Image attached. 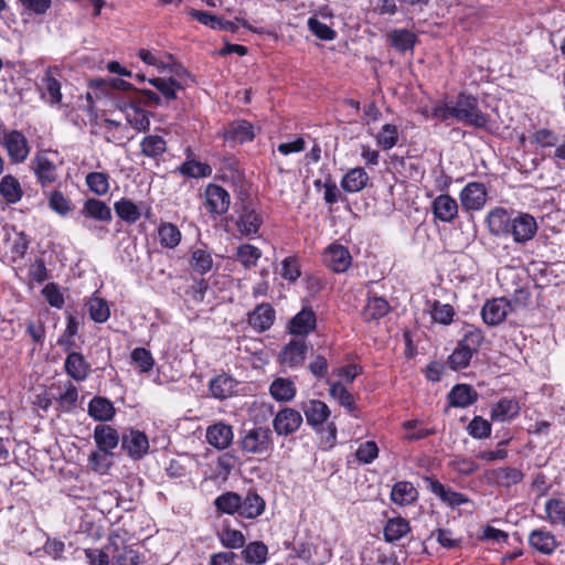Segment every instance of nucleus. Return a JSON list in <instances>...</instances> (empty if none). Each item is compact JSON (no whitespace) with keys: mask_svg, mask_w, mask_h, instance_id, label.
I'll return each instance as SVG.
<instances>
[{"mask_svg":"<svg viewBox=\"0 0 565 565\" xmlns=\"http://www.w3.org/2000/svg\"><path fill=\"white\" fill-rule=\"evenodd\" d=\"M430 117L441 121L452 118L475 128H483L489 121L488 116L479 108L478 99L465 93L459 94L456 100L435 104Z\"/></svg>","mask_w":565,"mask_h":565,"instance_id":"obj_1","label":"nucleus"},{"mask_svg":"<svg viewBox=\"0 0 565 565\" xmlns=\"http://www.w3.org/2000/svg\"><path fill=\"white\" fill-rule=\"evenodd\" d=\"M63 78V72L58 66H49L43 71L38 87L41 98L51 106H57L62 103L63 95L61 88Z\"/></svg>","mask_w":565,"mask_h":565,"instance_id":"obj_2","label":"nucleus"},{"mask_svg":"<svg viewBox=\"0 0 565 565\" xmlns=\"http://www.w3.org/2000/svg\"><path fill=\"white\" fill-rule=\"evenodd\" d=\"M241 447L252 455H265L273 448L271 431L267 427H254L242 433Z\"/></svg>","mask_w":565,"mask_h":565,"instance_id":"obj_3","label":"nucleus"},{"mask_svg":"<svg viewBox=\"0 0 565 565\" xmlns=\"http://www.w3.org/2000/svg\"><path fill=\"white\" fill-rule=\"evenodd\" d=\"M108 550L111 552L114 565H139L141 563L140 554L127 545L124 536L118 532L110 534Z\"/></svg>","mask_w":565,"mask_h":565,"instance_id":"obj_4","label":"nucleus"},{"mask_svg":"<svg viewBox=\"0 0 565 565\" xmlns=\"http://www.w3.org/2000/svg\"><path fill=\"white\" fill-rule=\"evenodd\" d=\"M116 108L125 116L127 122L138 131L149 129L150 120L148 113L140 107L137 99L132 96L128 100H119Z\"/></svg>","mask_w":565,"mask_h":565,"instance_id":"obj_5","label":"nucleus"},{"mask_svg":"<svg viewBox=\"0 0 565 565\" xmlns=\"http://www.w3.org/2000/svg\"><path fill=\"white\" fill-rule=\"evenodd\" d=\"M263 223L264 217L262 213L250 204L242 206L235 221L237 232L245 237H254Z\"/></svg>","mask_w":565,"mask_h":565,"instance_id":"obj_6","label":"nucleus"},{"mask_svg":"<svg viewBox=\"0 0 565 565\" xmlns=\"http://www.w3.org/2000/svg\"><path fill=\"white\" fill-rule=\"evenodd\" d=\"M537 228V222L534 216L529 213L519 212L513 216L509 235L512 236L516 244H524L535 236Z\"/></svg>","mask_w":565,"mask_h":565,"instance_id":"obj_7","label":"nucleus"},{"mask_svg":"<svg viewBox=\"0 0 565 565\" xmlns=\"http://www.w3.org/2000/svg\"><path fill=\"white\" fill-rule=\"evenodd\" d=\"M3 145L7 149L8 157L13 163L25 161L30 153V147L25 136L18 130H11L4 134Z\"/></svg>","mask_w":565,"mask_h":565,"instance_id":"obj_8","label":"nucleus"},{"mask_svg":"<svg viewBox=\"0 0 565 565\" xmlns=\"http://www.w3.org/2000/svg\"><path fill=\"white\" fill-rule=\"evenodd\" d=\"M121 447L132 459H141L149 450V440L143 431L129 429L121 436Z\"/></svg>","mask_w":565,"mask_h":565,"instance_id":"obj_9","label":"nucleus"},{"mask_svg":"<svg viewBox=\"0 0 565 565\" xmlns=\"http://www.w3.org/2000/svg\"><path fill=\"white\" fill-rule=\"evenodd\" d=\"M323 262L334 273H344L352 264V256L345 246L331 244L323 252Z\"/></svg>","mask_w":565,"mask_h":565,"instance_id":"obj_10","label":"nucleus"},{"mask_svg":"<svg viewBox=\"0 0 565 565\" xmlns=\"http://www.w3.org/2000/svg\"><path fill=\"white\" fill-rule=\"evenodd\" d=\"M207 210L214 214H224L228 211L231 196L228 192L218 184H209L204 192Z\"/></svg>","mask_w":565,"mask_h":565,"instance_id":"obj_11","label":"nucleus"},{"mask_svg":"<svg viewBox=\"0 0 565 565\" xmlns=\"http://www.w3.org/2000/svg\"><path fill=\"white\" fill-rule=\"evenodd\" d=\"M302 417L299 412L286 407L277 413L273 420V427L277 435L288 436L300 427Z\"/></svg>","mask_w":565,"mask_h":565,"instance_id":"obj_12","label":"nucleus"},{"mask_svg":"<svg viewBox=\"0 0 565 565\" xmlns=\"http://www.w3.org/2000/svg\"><path fill=\"white\" fill-rule=\"evenodd\" d=\"M460 201L467 211H478L487 201V190L482 183L470 182L460 192Z\"/></svg>","mask_w":565,"mask_h":565,"instance_id":"obj_13","label":"nucleus"},{"mask_svg":"<svg viewBox=\"0 0 565 565\" xmlns=\"http://www.w3.org/2000/svg\"><path fill=\"white\" fill-rule=\"evenodd\" d=\"M511 311L510 302L504 298L488 300L482 308L481 315L483 321L489 326L502 323Z\"/></svg>","mask_w":565,"mask_h":565,"instance_id":"obj_14","label":"nucleus"},{"mask_svg":"<svg viewBox=\"0 0 565 565\" xmlns=\"http://www.w3.org/2000/svg\"><path fill=\"white\" fill-rule=\"evenodd\" d=\"M31 169L42 186L55 182L57 178L56 166L45 153H38L34 157L31 162Z\"/></svg>","mask_w":565,"mask_h":565,"instance_id":"obj_15","label":"nucleus"},{"mask_svg":"<svg viewBox=\"0 0 565 565\" xmlns=\"http://www.w3.org/2000/svg\"><path fill=\"white\" fill-rule=\"evenodd\" d=\"M93 437L98 450L105 455H110L121 440L118 431L105 424H99L95 427Z\"/></svg>","mask_w":565,"mask_h":565,"instance_id":"obj_16","label":"nucleus"},{"mask_svg":"<svg viewBox=\"0 0 565 565\" xmlns=\"http://www.w3.org/2000/svg\"><path fill=\"white\" fill-rule=\"evenodd\" d=\"M307 353V344L305 339L291 340L280 352L279 361L284 366H300Z\"/></svg>","mask_w":565,"mask_h":565,"instance_id":"obj_17","label":"nucleus"},{"mask_svg":"<svg viewBox=\"0 0 565 565\" xmlns=\"http://www.w3.org/2000/svg\"><path fill=\"white\" fill-rule=\"evenodd\" d=\"M64 370L73 380L82 382L88 377L90 365L82 353L71 351L65 359Z\"/></svg>","mask_w":565,"mask_h":565,"instance_id":"obj_18","label":"nucleus"},{"mask_svg":"<svg viewBox=\"0 0 565 565\" xmlns=\"http://www.w3.org/2000/svg\"><path fill=\"white\" fill-rule=\"evenodd\" d=\"M425 483L427 484V488L439 499L445 502L446 504L450 507H459L461 504H465L468 502V499L459 492L452 491L449 488H446L443 483H440L438 480H435L430 477L424 478Z\"/></svg>","mask_w":565,"mask_h":565,"instance_id":"obj_19","label":"nucleus"},{"mask_svg":"<svg viewBox=\"0 0 565 565\" xmlns=\"http://www.w3.org/2000/svg\"><path fill=\"white\" fill-rule=\"evenodd\" d=\"M513 216L505 209L495 207L487 215V224L491 234L495 236L509 235Z\"/></svg>","mask_w":565,"mask_h":565,"instance_id":"obj_20","label":"nucleus"},{"mask_svg":"<svg viewBox=\"0 0 565 565\" xmlns=\"http://www.w3.org/2000/svg\"><path fill=\"white\" fill-rule=\"evenodd\" d=\"M433 212L436 218L449 223L458 214L457 201L449 194H440L433 201Z\"/></svg>","mask_w":565,"mask_h":565,"instance_id":"obj_21","label":"nucleus"},{"mask_svg":"<svg viewBox=\"0 0 565 565\" xmlns=\"http://www.w3.org/2000/svg\"><path fill=\"white\" fill-rule=\"evenodd\" d=\"M234 434L230 425L216 423L206 430V439L209 444L216 449H226L233 440Z\"/></svg>","mask_w":565,"mask_h":565,"instance_id":"obj_22","label":"nucleus"},{"mask_svg":"<svg viewBox=\"0 0 565 565\" xmlns=\"http://www.w3.org/2000/svg\"><path fill=\"white\" fill-rule=\"evenodd\" d=\"M529 544L533 550L544 555L553 554L558 546L555 536L543 529L534 530L530 533Z\"/></svg>","mask_w":565,"mask_h":565,"instance_id":"obj_23","label":"nucleus"},{"mask_svg":"<svg viewBox=\"0 0 565 565\" xmlns=\"http://www.w3.org/2000/svg\"><path fill=\"white\" fill-rule=\"evenodd\" d=\"M316 324L317 319L313 310L305 307L291 319L289 323V331L291 334L303 337L315 330Z\"/></svg>","mask_w":565,"mask_h":565,"instance_id":"obj_24","label":"nucleus"},{"mask_svg":"<svg viewBox=\"0 0 565 565\" xmlns=\"http://www.w3.org/2000/svg\"><path fill=\"white\" fill-rule=\"evenodd\" d=\"M87 413L93 419L105 423L115 417L116 409L106 397L95 396L88 403Z\"/></svg>","mask_w":565,"mask_h":565,"instance_id":"obj_25","label":"nucleus"},{"mask_svg":"<svg viewBox=\"0 0 565 565\" xmlns=\"http://www.w3.org/2000/svg\"><path fill=\"white\" fill-rule=\"evenodd\" d=\"M189 14L198 20L200 23L210 26L213 30L220 31H230L235 32L237 30V25L233 21L224 20L215 14H212L206 11H200L195 9H191Z\"/></svg>","mask_w":565,"mask_h":565,"instance_id":"obj_26","label":"nucleus"},{"mask_svg":"<svg viewBox=\"0 0 565 565\" xmlns=\"http://www.w3.org/2000/svg\"><path fill=\"white\" fill-rule=\"evenodd\" d=\"M520 413V405L514 398H501L493 404L490 417L494 422H508L516 417Z\"/></svg>","mask_w":565,"mask_h":565,"instance_id":"obj_27","label":"nucleus"},{"mask_svg":"<svg viewBox=\"0 0 565 565\" xmlns=\"http://www.w3.org/2000/svg\"><path fill=\"white\" fill-rule=\"evenodd\" d=\"M81 215L85 218H94L100 222H109L113 217L110 207L97 199H88L84 202Z\"/></svg>","mask_w":565,"mask_h":565,"instance_id":"obj_28","label":"nucleus"},{"mask_svg":"<svg viewBox=\"0 0 565 565\" xmlns=\"http://www.w3.org/2000/svg\"><path fill=\"white\" fill-rule=\"evenodd\" d=\"M275 311L270 305L263 303L255 308L248 317V323L257 331H265L271 327Z\"/></svg>","mask_w":565,"mask_h":565,"instance_id":"obj_29","label":"nucleus"},{"mask_svg":"<svg viewBox=\"0 0 565 565\" xmlns=\"http://www.w3.org/2000/svg\"><path fill=\"white\" fill-rule=\"evenodd\" d=\"M307 423L311 426L323 424L330 416V409L324 402L311 399L302 407Z\"/></svg>","mask_w":565,"mask_h":565,"instance_id":"obj_30","label":"nucleus"},{"mask_svg":"<svg viewBox=\"0 0 565 565\" xmlns=\"http://www.w3.org/2000/svg\"><path fill=\"white\" fill-rule=\"evenodd\" d=\"M417 498V489L408 481H399L395 483L391 491L392 501L401 507L414 503Z\"/></svg>","mask_w":565,"mask_h":565,"instance_id":"obj_31","label":"nucleus"},{"mask_svg":"<svg viewBox=\"0 0 565 565\" xmlns=\"http://www.w3.org/2000/svg\"><path fill=\"white\" fill-rule=\"evenodd\" d=\"M487 476L491 482L507 488L519 483L523 479V473L511 467L493 469Z\"/></svg>","mask_w":565,"mask_h":565,"instance_id":"obj_32","label":"nucleus"},{"mask_svg":"<svg viewBox=\"0 0 565 565\" xmlns=\"http://www.w3.org/2000/svg\"><path fill=\"white\" fill-rule=\"evenodd\" d=\"M369 181V175L363 168H353L348 171L342 180L341 186L345 192L355 193L363 190Z\"/></svg>","mask_w":565,"mask_h":565,"instance_id":"obj_33","label":"nucleus"},{"mask_svg":"<svg viewBox=\"0 0 565 565\" xmlns=\"http://www.w3.org/2000/svg\"><path fill=\"white\" fill-rule=\"evenodd\" d=\"M477 392L467 384H458L449 392V404L454 407H468L477 401Z\"/></svg>","mask_w":565,"mask_h":565,"instance_id":"obj_34","label":"nucleus"},{"mask_svg":"<svg viewBox=\"0 0 565 565\" xmlns=\"http://www.w3.org/2000/svg\"><path fill=\"white\" fill-rule=\"evenodd\" d=\"M271 397L278 402H290L297 393L295 383L285 377H278L269 386Z\"/></svg>","mask_w":565,"mask_h":565,"instance_id":"obj_35","label":"nucleus"},{"mask_svg":"<svg viewBox=\"0 0 565 565\" xmlns=\"http://www.w3.org/2000/svg\"><path fill=\"white\" fill-rule=\"evenodd\" d=\"M237 382L225 374L218 375L211 380L210 391L213 397L225 399L232 396L236 390Z\"/></svg>","mask_w":565,"mask_h":565,"instance_id":"obj_36","label":"nucleus"},{"mask_svg":"<svg viewBox=\"0 0 565 565\" xmlns=\"http://www.w3.org/2000/svg\"><path fill=\"white\" fill-rule=\"evenodd\" d=\"M0 194L9 204L19 202L23 195L19 180L11 174L4 175L0 181Z\"/></svg>","mask_w":565,"mask_h":565,"instance_id":"obj_37","label":"nucleus"},{"mask_svg":"<svg viewBox=\"0 0 565 565\" xmlns=\"http://www.w3.org/2000/svg\"><path fill=\"white\" fill-rule=\"evenodd\" d=\"M265 510V501L256 492H248L245 499H242V507H239V515L246 519H255L259 516Z\"/></svg>","mask_w":565,"mask_h":565,"instance_id":"obj_38","label":"nucleus"},{"mask_svg":"<svg viewBox=\"0 0 565 565\" xmlns=\"http://www.w3.org/2000/svg\"><path fill=\"white\" fill-rule=\"evenodd\" d=\"M114 210L119 218L129 224L136 223L141 216V206L126 198L115 202Z\"/></svg>","mask_w":565,"mask_h":565,"instance_id":"obj_39","label":"nucleus"},{"mask_svg":"<svg viewBox=\"0 0 565 565\" xmlns=\"http://www.w3.org/2000/svg\"><path fill=\"white\" fill-rule=\"evenodd\" d=\"M224 136L227 140L243 143L254 138V129L248 121H235L225 130Z\"/></svg>","mask_w":565,"mask_h":565,"instance_id":"obj_40","label":"nucleus"},{"mask_svg":"<svg viewBox=\"0 0 565 565\" xmlns=\"http://www.w3.org/2000/svg\"><path fill=\"white\" fill-rule=\"evenodd\" d=\"M411 531L407 520L404 518L390 519L384 527V537L387 542H396Z\"/></svg>","mask_w":565,"mask_h":565,"instance_id":"obj_41","label":"nucleus"},{"mask_svg":"<svg viewBox=\"0 0 565 565\" xmlns=\"http://www.w3.org/2000/svg\"><path fill=\"white\" fill-rule=\"evenodd\" d=\"M262 250L252 244H242L237 247L236 260L245 268L249 269L257 265L262 258Z\"/></svg>","mask_w":565,"mask_h":565,"instance_id":"obj_42","label":"nucleus"},{"mask_svg":"<svg viewBox=\"0 0 565 565\" xmlns=\"http://www.w3.org/2000/svg\"><path fill=\"white\" fill-rule=\"evenodd\" d=\"M390 310L388 302L382 297L369 298L362 316L365 321L377 320L384 317Z\"/></svg>","mask_w":565,"mask_h":565,"instance_id":"obj_43","label":"nucleus"},{"mask_svg":"<svg viewBox=\"0 0 565 565\" xmlns=\"http://www.w3.org/2000/svg\"><path fill=\"white\" fill-rule=\"evenodd\" d=\"M329 395L337 399L349 412L355 408L353 395L345 388L342 382H328Z\"/></svg>","mask_w":565,"mask_h":565,"instance_id":"obj_44","label":"nucleus"},{"mask_svg":"<svg viewBox=\"0 0 565 565\" xmlns=\"http://www.w3.org/2000/svg\"><path fill=\"white\" fill-rule=\"evenodd\" d=\"M429 312L434 322L448 326L452 322L455 309L448 303H441L438 300L431 302Z\"/></svg>","mask_w":565,"mask_h":565,"instance_id":"obj_45","label":"nucleus"},{"mask_svg":"<svg viewBox=\"0 0 565 565\" xmlns=\"http://www.w3.org/2000/svg\"><path fill=\"white\" fill-rule=\"evenodd\" d=\"M10 254L13 262L22 259L29 248L30 239L23 232H15L8 237Z\"/></svg>","mask_w":565,"mask_h":565,"instance_id":"obj_46","label":"nucleus"},{"mask_svg":"<svg viewBox=\"0 0 565 565\" xmlns=\"http://www.w3.org/2000/svg\"><path fill=\"white\" fill-rule=\"evenodd\" d=\"M214 504L216 509L223 513H239V507H242V498L235 492H225L215 499Z\"/></svg>","mask_w":565,"mask_h":565,"instance_id":"obj_47","label":"nucleus"},{"mask_svg":"<svg viewBox=\"0 0 565 565\" xmlns=\"http://www.w3.org/2000/svg\"><path fill=\"white\" fill-rule=\"evenodd\" d=\"M160 244L167 248H174L180 244L181 232L172 223H163L158 230Z\"/></svg>","mask_w":565,"mask_h":565,"instance_id":"obj_48","label":"nucleus"},{"mask_svg":"<svg viewBox=\"0 0 565 565\" xmlns=\"http://www.w3.org/2000/svg\"><path fill=\"white\" fill-rule=\"evenodd\" d=\"M190 265L196 273L204 275L212 269L213 259L211 254L203 248H194L191 253Z\"/></svg>","mask_w":565,"mask_h":565,"instance_id":"obj_49","label":"nucleus"},{"mask_svg":"<svg viewBox=\"0 0 565 565\" xmlns=\"http://www.w3.org/2000/svg\"><path fill=\"white\" fill-rule=\"evenodd\" d=\"M268 554L267 546L259 541L249 543L243 551L245 561L249 564L259 565L266 562Z\"/></svg>","mask_w":565,"mask_h":565,"instance_id":"obj_50","label":"nucleus"},{"mask_svg":"<svg viewBox=\"0 0 565 565\" xmlns=\"http://www.w3.org/2000/svg\"><path fill=\"white\" fill-rule=\"evenodd\" d=\"M398 129L395 125L385 124L375 136L377 145L383 150H390L398 142Z\"/></svg>","mask_w":565,"mask_h":565,"instance_id":"obj_51","label":"nucleus"},{"mask_svg":"<svg viewBox=\"0 0 565 565\" xmlns=\"http://www.w3.org/2000/svg\"><path fill=\"white\" fill-rule=\"evenodd\" d=\"M178 170L189 178H206L212 174V168L209 164L196 160H186Z\"/></svg>","mask_w":565,"mask_h":565,"instance_id":"obj_52","label":"nucleus"},{"mask_svg":"<svg viewBox=\"0 0 565 565\" xmlns=\"http://www.w3.org/2000/svg\"><path fill=\"white\" fill-rule=\"evenodd\" d=\"M388 38L391 40L392 45L402 52L412 50L416 40L415 34L405 29L392 31L388 34Z\"/></svg>","mask_w":565,"mask_h":565,"instance_id":"obj_53","label":"nucleus"},{"mask_svg":"<svg viewBox=\"0 0 565 565\" xmlns=\"http://www.w3.org/2000/svg\"><path fill=\"white\" fill-rule=\"evenodd\" d=\"M167 150V143L160 136L149 135L141 141V151L147 157L161 156Z\"/></svg>","mask_w":565,"mask_h":565,"instance_id":"obj_54","label":"nucleus"},{"mask_svg":"<svg viewBox=\"0 0 565 565\" xmlns=\"http://www.w3.org/2000/svg\"><path fill=\"white\" fill-rule=\"evenodd\" d=\"M484 340L482 331L475 326H466L463 328L462 339L459 342L465 348L476 353Z\"/></svg>","mask_w":565,"mask_h":565,"instance_id":"obj_55","label":"nucleus"},{"mask_svg":"<svg viewBox=\"0 0 565 565\" xmlns=\"http://www.w3.org/2000/svg\"><path fill=\"white\" fill-rule=\"evenodd\" d=\"M49 206L61 216H67L73 211L72 201L61 191H52L49 194Z\"/></svg>","mask_w":565,"mask_h":565,"instance_id":"obj_56","label":"nucleus"},{"mask_svg":"<svg viewBox=\"0 0 565 565\" xmlns=\"http://www.w3.org/2000/svg\"><path fill=\"white\" fill-rule=\"evenodd\" d=\"M131 363L139 370L141 373H148L153 369L154 360L149 350L145 348H136L132 350L131 354Z\"/></svg>","mask_w":565,"mask_h":565,"instance_id":"obj_57","label":"nucleus"},{"mask_svg":"<svg viewBox=\"0 0 565 565\" xmlns=\"http://www.w3.org/2000/svg\"><path fill=\"white\" fill-rule=\"evenodd\" d=\"M218 539L227 548H241L245 544L244 534L241 531L231 529L228 526H224L218 532Z\"/></svg>","mask_w":565,"mask_h":565,"instance_id":"obj_58","label":"nucleus"},{"mask_svg":"<svg viewBox=\"0 0 565 565\" xmlns=\"http://www.w3.org/2000/svg\"><path fill=\"white\" fill-rule=\"evenodd\" d=\"M86 184L92 192L104 195L109 191V178L104 172H90L86 177Z\"/></svg>","mask_w":565,"mask_h":565,"instance_id":"obj_59","label":"nucleus"},{"mask_svg":"<svg viewBox=\"0 0 565 565\" xmlns=\"http://www.w3.org/2000/svg\"><path fill=\"white\" fill-rule=\"evenodd\" d=\"M149 83L154 86L167 100H173L177 98V90L181 88L180 84L172 79H166L161 77H154L149 79Z\"/></svg>","mask_w":565,"mask_h":565,"instance_id":"obj_60","label":"nucleus"},{"mask_svg":"<svg viewBox=\"0 0 565 565\" xmlns=\"http://www.w3.org/2000/svg\"><path fill=\"white\" fill-rule=\"evenodd\" d=\"M77 399L78 391L72 382H66L64 384L63 392L56 398L58 406L65 412L72 411L75 407Z\"/></svg>","mask_w":565,"mask_h":565,"instance_id":"obj_61","label":"nucleus"},{"mask_svg":"<svg viewBox=\"0 0 565 565\" xmlns=\"http://www.w3.org/2000/svg\"><path fill=\"white\" fill-rule=\"evenodd\" d=\"M89 317L97 323H103L108 320L110 316L109 306L106 300L102 298H93L88 302Z\"/></svg>","mask_w":565,"mask_h":565,"instance_id":"obj_62","label":"nucleus"},{"mask_svg":"<svg viewBox=\"0 0 565 565\" xmlns=\"http://www.w3.org/2000/svg\"><path fill=\"white\" fill-rule=\"evenodd\" d=\"M547 520L553 524H565V502L558 499H548L545 502Z\"/></svg>","mask_w":565,"mask_h":565,"instance_id":"obj_63","label":"nucleus"},{"mask_svg":"<svg viewBox=\"0 0 565 565\" xmlns=\"http://www.w3.org/2000/svg\"><path fill=\"white\" fill-rule=\"evenodd\" d=\"M475 353L460 343L448 358V364L452 370H461L469 365Z\"/></svg>","mask_w":565,"mask_h":565,"instance_id":"obj_64","label":"nucleus"}]
</instances>
